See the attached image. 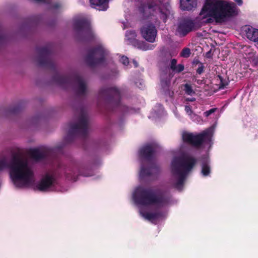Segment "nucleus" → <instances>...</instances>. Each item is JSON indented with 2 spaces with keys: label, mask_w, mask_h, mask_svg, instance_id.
Wrapping results in <instances>:
<instances>
[{
  "label": "nucleus",
  "mask_w": 258,
  "mask_h": 258,
  "mask_svg": "<svg viewBox=\"0 0 258 258\" xmlns=\"http://www.w3.org/2000/svg\"><path fill=\"white\" fill-rule=\"evenodd\" d=\"M36 50L39 54L37 59L38 65L47 68L55 72L52 77L53 82L64 89H67L73 85L74 91L77 96L83 97L86 95L87 83L78 74L62 76L56 72L55 63L51 58L52 51L48 46L38 47H37Z\"/></svg>",
  "instance_id": "f257e3e1"
},
{
  "label": "nucleus",
  "mask_w": 258,
  "mask_h": 258,
  "mask_svg": "<svg viewBox=\"0 0 258 258\" xmlns=\"http://www.w3.org/2000/svg\"><path fill=\"white\" fill-rule=\"evenodd\" d=\"M206 14L213 18L217 23L224 22L228 18L236 15V6L234 3L221 0H207L200 14Z\"/></svg>",
  "instance_id": "f03ea898"
},
{
  "label": "nucleus",
  "mask_w": 258,
  "mask_h": 258,
  "mask_svg": "<svg viewBox=\"0 0 258 258\" xmlns=\"http://www.w3.org/2000/svg\"><path fill=\"white\" fill-rule=\"evenodd\" d=\"M10 174L14 184L18 187L30 184L33 178V172L28 166L27 160L18 154H14L9 165Z\"/></svg>",
  "instance_id": "7ed1b4c3"
},
{
  "label": "nucleus",
  "mask_w": 258,
  "mask_h": 258,
  "mask_svg": "<svg viewBox=\"0 0 258 258\" xmlns=\"http://www.w3.org/2000/svg\"><path fill=\"white\" fill-rule=\"evenodd\" d=\"M133 198L135 203L138 205H156L159 208L169 205L171 201V196L169 194L164 195L161 193L156 195L152 188L141 186L136 188Z\"/></svg>",
  "instance_id": "20e7f679"
},
{
  "label": "nucleus",
  "mask_w": 258,
  "mask_h": 258,
  "mask_svg": "<svg viewBox=\"0 0 258 258\" xmlns=\"http://www.w3.org/2000/svg\"><path fill=\"white\" fill-rule=\"evenodd\" d=\"M197 160L191 156L183 155L173 158L171 163V172L173 175L178 177L174 187L181 189L186 175L194 168Z\"/></svg>",
  "instance_id": "39448f33"
},
{
  "label": "nucleus",
  "mask_w": 258,
  "mask_h": 258,
  "mask_svg": "<svg viewBox=\"0 0 258 258\" xmlns=\"http://www.w3.org/2000/svg\"><path fill=\"white\" fill-rule=\"evenodd\" d=\"M88 115L83 109H81L77 122L70 123L69 124L70 128L64 138L65 142L68 143H71L77 136L84 139L86 138L88 135Z\"/></svg>",
  "instance_id": "423d86ee"
},
{
  "label": "nucleus",
  "mask_w": 258,
  "mask_h": 258,
  "mask_svg": "<svg viewBox=\"0 0 258 258\" xmlns=\"http://www.w3.org/2000/svg\"><path fill=\"white\" fill-rule=\"evenodd\" d=\"M138 11L145 20L157 14H160V17L164 22L165 23L167 19V16L163 12L160 5L154 1H148L147 3L141 2L138 7Z\"/></svg>",
  "instance_id": "0eeeda50"
},
{
  "label": "nucleus",
  "mask_w": 258,
  "mask_h": 258,
  "mask_svg": "<svg viewBox=\"0 0 258 258\" xmlns=\"http://www.w3.org/2000/svg\"><path fill=\"white\" fill-rule=\"evenodd\" d=\"M99 96L103 99L107 106L113 111L114 108L118 107L120 104V93L116 87H103L99 92Z\"/></svg>",
  "instance_id": "6e6552de"
},
{
  "label": "nucleus",
  "mask_w": 258,
  "mask_h": 258,
  "mask_svg": "<svg viewBox=\"0 0 258 258\" xmlns=\"http://www.w3.org/2000/svg\"><path fill=\"white\" fill-rule=\"evenodd\" d=\"M211 137L212 136L209 131H204L197 134L184 132L182 134V139L185 144L198 149L200 148L205 142L210 141Z\"/></svg>",
  "instance_id": "1a4fd4ad"
},
{
  "label": "nucleus",
  "mask_w": 258,
  "mask_h": 258,
  "mask_svg": "<svg viewBox=\"0 0 258 258\" xmlns=\"http://www.w3.org/2000/svg\"><path fill=\"white\" fill-rule=\"evenodd\" d=\"M106 50L101 45H98L88 50L85 56L86 63L91 67L102 63L105 61Z\"/></svg>",
  "instance_id": "9d476101"
},
{
  "label": "nucleus",
  "mask_w": 258,
  "mask_h": 258,
  "mask_svg": "<svg viewBox=\"0 0 258 258\" xmlns=\"http://www.w3.org/2000/svg\"><path fill=\"white\" fill-rule=\"evenodd\" d=\"M75 30L79 33L82 31L85 32V36L83 39L89 41L95 39V35L93 32L90 21L86 18H79L75 20L74 23Z\"/></svg>",
  "instance_id": "9b49d317"
},
{
  "label": "nucleus",
  "mask_w": 258,
  "mask_h": 258,
  "mask_svg": "<svg viewBox=\"0 0 258 258\" xmlns=\"http://www.w3.org/2000/svg\"><path fill=\"white\" fill-rule=\"evenodd\" d=\"M170 79V69L168 67H165L161 73V85L164 95L171 99H173L174 92L169 88L171 84Z\"/></svg>",
  "instance_id": "f8f14e48"
},
{
  "label": "nucleus",
  "mask_w": 258,
  "mask_h": 258,
  "mask_svg": "<svg viewBox=\"0 0 258 258\" xmlns=\"http://www.w3.org/2000/svg\"><path fill=\"white\" fill-rule=\"evenodd\" d=\"M141 33L146 41L153 43L155 41L157 30L154 24L150 23L141 28Z\"/></svg>",
  "instance_id": "ddd939ff"
},
{
  "label": "nucleus",
  "mask_w": 258,
  "mask_h": 258,
  "mask_svg": "<svg viewBox=\"0 0 258 258\" xmlns=\"http://www.w3.org/2000/svg\"><path fill=\"white\" fill-rule=\"evenodd\" d=\"M53 150L51 148H45L41 150L35 148L30 149L29 155L30 157L36 161H40L50 158Z\"/></svg>",
  "instance_id": "4468645a"
},
{
  "label": "nucleus",
  "mask_w": 258,
  "mask_h": 258,
  "mask_svg": "<svg viewBox=\"0 0 258 258\" xmlns=\"http://www.w3.org/2000/svg\"><path fill=\"white\" fill-rule=\"evenodd\" d=\"M157 146L155 144L150 143L142 147L139 151L140 157L149 162L151 161L157 151Z\"/></svg>",
  "instance_id": "2eb2a0df"
},
{
  "label": "nucleus",
  "mask_w": 258,
  "mask_h": 258,
  "mask_svg": "<svg viewBox=\"0 0 258 258\" xmlns=\"http://www.w3.org/2000/svg\"><path fill=\"white\" fill-rule=\"evenodd\" d=\"M195 26L194 22L188 19L180 21L177 26L176 33L180 37H184L192 31Z\"/></svg>",
  "instance_id": "dca6fc26"
},
{
  "label": "nucleus",
  "mask_w": 258,
  "mask_h": 258,
  "mask_svg": "<svg viewBox=\"0 0 258 258\" xmlns=\"http://www.w3.org/2000/svg\"><path fill=\"white\" fill-rule=\"evenodd\" d=\"M55 182V178L54 176L46 174L36 184V187L38 190L45 192L54 185Z\"/></svg>",
  "instance_id": "f3484780"
},
{
  "label": "nucleus",
  "mask_w": 258,
  "mask_h": 258,
  "mask_svg": "<svg viewBox=\"0 0 258 258\" xmlns=\"http://www.w3.org/2000/svg\"><path fill=\"white\" fill-rule=\"evenodd\" d=\"M83 168L84 167L83 165L78 163H75L71 169L67 168L65 170V173L68 178L69 177V175L70 174L71 178L74 180H76V175H82L84 176H89L88 174L85 173L83 171Z\"/></svg>",
  "instance_id": "a211bd4d"
},
{
  "label": "nucleus",
  "mask_w": 258,
  "mask_h": 258,
  "mask_svg": "<svg viewBox=\"0 0 258 258\" xmlns=\"http://www.w3.org/2000/svg\"><path fill=\"white\" fill-rule=\"evenodd\" d=\"M160 169L158 165L153 163L150 168H146L142 166L140 172V176L142 177L150 176L153 174L158 175Z\"/></svg>",
  "instance_id": "6ab92c4d"
},
{
  "label": "nucleus",
  "mask_w": 258,
  "mask_h": 258,
  "mask_svg": "<svg viewBox=\"0 0 258 258\" xmlns=\"http://www.w3.org/2000/svg\"><path fill=\"white\" fill-rule=\"evenodd\" d=\"M110 0H89L92 8L99 11H106L109 8Z\"/></svg>",
  "instance_id": "aec40b11"
},
{
  "label": "nucleus",
  "mask_w": 258,
  "mask_h": 258,
  "mask_svg": "<svg viewBox=\"0 0 258 258\" xmlns=\"http://www.w3.org/2000/svg\"><path fill=\"white\" fill-rule=\"evenodd\" d=\"M201 167V174L202 175L205 177L209 176L211 172V168L210 160L209 158H202Z\"/></svg>",
  "instance_id": "412c9836"
},
{
  "label": "nucleus",
  "mask_w": 258,
  "mask_h": 258,
  "mask_svg": "<svg viewBox=\"0 0 258 258\" xmlns=\"http://www.w3.org/2000/svg\"><path fill=\"white\" fill-rule=\"evenodd\" d=\"M180 8L183 11H190L196 8L197 0H180Z\"/></svg>",
  "instance_id": "4be33fe9"
},
{
  "label": "nucleus",
  "mask_w": 258,
  "mask_h": 258,
  "mask_svg": "<svg viewBox=\"0 0 258 258\" xmlns=\"http://www.w3.org/2000/svg\"><path fill=\"white\" fill-rule=\"evenodd\" d=\"M140 214L146 219L150 221L159 219L163 216V214L160 211H156L153 213L141 212Z\"/></svg>",
  "instance_id": "5701e85b"
},
{
  "label": "nucleus",
  "mask_w": 258,
  "mask_h": 258,
  "mask_svg": "<svg viewBox=\"0 0 258 258\" xmlns=\"http://www.w3.org/2000/svg\"><path fill=\"white\" fill-rule=\"evenodd\" d=\"M246 37L254 42L258 41V29L248 27L245 30Z\"/></svg>",
  "instance_id": "b1692460"
},
{
  "label": "nucleus",
  "mask_w": 258,
  "mask_h": 258,
  "mask_svg": "<svg viewBox=\"0 0 258 258\" xmlns=\"http://www.w3.org/2000/svg\"><path fill=\"white\" fill-rule=\"evenodd\" d=\"M131 44L135 47H137L139 49L144 51L150 49L149 44H147L144 41H140L138 39L134 40L133 43Z\"/></svg>",
  "instance_id": "393cba45"
},
{
  "label": "nucleus",
  "mask_w": 258,
  "mask_h": 258,
  "mask_svg": "<svg viewBox=\"0 0 258 258\" xmlns=\"http://www.w3.org/2000/svg\"><path fill=\"white\" fill-rule=\"evenodd\" d=\"M125 37L128 40L129 43L131 44L133 43L134 40H137V34L135 30L127 31L125 33Z\"/></svg>",
  "instance_id": "a878e982"
},
{
  "label": "nucleus",
  "mask_w": 258,
  "mask_h": 258,
  "mask_svg": "<svg viewBox=\"0 0 258 258\" xmlns=\"http://www.w3.org/2000/svg\"><path fill=\"white\" fill-rule=\"evenodd\" d=\"M22 109V103H20L7 110V112L10 114H16L19 113Z\"/></svg>",
  "instance_id": "bb28decb"
},
{
  "label": "nucleus",
  "mask_w": 258,
  "mask_h": 258,
  "mask_svg": "<svg viewBox=\"0 0 258 258\" xmlns=\"http://www.w3.org/2000/svg\"><path fill=\"white\" fill-rule=\"evenodd\" d=\"M217 80L219 81V89H224L228 85V82L224 79L221 75L217 76Z\"/></svg>",
  "instance_id": "cd10ccee"
},
{
  "label": "nucleus",
  "mask_w": 258,
  "mask_h": 258,
  "mask_svg": "<svg viewBox=\"0 0 258 258\" xmlns=\"http://www.w3.org/2000/svg\"><path fill=\"white\" fill-rule=\"evenodd\" d=\"M191 54L190 49L188 47L184 48L180 53V55L181 57L184 58H188L189 57Z\"/></svg>",
  "instance_id": "c85d7f7f"
},
{
  "label": "nucleus",
  "mask_w": 258,
  "mask_h": 258,
  "mask_svg": "<svg viewBox=\"0 0 258 258\" xmlns=\"http://www.w3.org/2000/svg\"><path fill=\"white\" fill-rule=\"evenodd\" d=\"M184 87L185 93L187 95H192V94L195 93L190 85L186 84L184 85Z\"/></svg>",
  "instance_id": "c756f323"
},
{
  "label": "nucleus",
  "mask_w": 258,
  "mask_h": 258,
  "mask_svg": "<svg viewBox=\"0 0 258 258\" xmlns=\"http://www.w3.org/2000/svg\"><path fill=\"white\" fill-rule=\"evenodd\" d=\"M8 166L6 159L5 158L0 159V171L3 170Z\"/></svg>",
  "instance_id": "7c9ffc66"
},
{
  "label": "nucleus",
  "mask_w": 258,
  "mask_h": 258,
  "mask_svg": "<svg viewBox=\"0 0 258 258\" xmlns=\"http://www.w3.org/2000/svg\"><path fill=\"white\" fill-rule=\"evenodd\" d=\"M185 111L186 113L191 117H192V115L196 116V114L193 113L191 107L190 106L186 105L185 106Z\"/></svg>",
  "instance_id": "2f4dec72"
},
{
  "label": "nucleus",
  "mask_w": 258,
  "mask_h": 258,
  "mask_svg": "<svg viewBox=\"0 0 258 258\" xmlns=\"http://www.w3.org/2000/svg\"><path fill=\"white\" fill-rule=\"evenodd\" d=\"M184 69V66L182 64H178V65H176V67H175V70H173V72H174L175 73H179L181 72H182Z\"/></svg>",
  "instance_id": "473e14b6"
},
{
  "label": "nucleus",
  "mask_w": 258,
  "mask_h": 258,
  "mask_svg": "<svg viewBox=\"0 0 258 258\" xmlns=\"http://www.w3.org/2000/svg\"><path fill=\"white\" fill-rule=\"evenodd\" d=\"M120 61L124 66H127L129 63L128 58L125 56H122Z\"/></svg>",
  "instance_id": "72a5a7b5"
},
{
  "label": "nucleus",
  "mask_w": 258,
  "mask_h": 258,
  "mask_svg": "<svg viewBox=\"0 0 258 258\" xmlns=\"http://www.w3.org/2000/svg\"><path fill=\"white\" fill-rule=\"evenodd\" d=\"M176 64H177V60L175 58H173L171 60L170 69L172 71H173V70H175V67H176Z\"/></svg>",
  "instance_id": "f704fd0d"
},
{
  "label": "nucleus",
  "mask_w": 258,
  "mask_h": 258,
  "mask_svg": "<svg viewBox=\"0 0 258 258\" xmlns=\"http://www.w3.org/2000/svg\"><path fill=\"white\" fill-rule=\"evenodd\" d=\"M216 110V108H211L209 110L205 111L204 113L205 116L208 117L212 113H214Z\"/></svg>",
  "instance_id": "c9c22d12"
},
{
  "label": "nucleus",
  "mask_w": 258,
  "mask_h": 258,
  "mask_svg": "<svg viewBox=\"0 0 258 258\" xmlns=\"http://www.w3.org/2000/svg\"><path fill=\"white\" fill-rule=\"evenodd\" d=\"M204 66L203 65V63H200V66L198 67V69L197 70V73L198 74L201 75L204 72Z\"/></svg>",
  "instance_id": "e433bc0d"
},
{
  "label": "nucleus",
  "mask_w": 258,
  "mask_h": 258,
  "mask_svg": "<svg viewBox=\"0 0 258 258\" xmlns=\"http://www.w3.org/2000/svg\"><path fill=\"white\" fill-rule=\"evenodd\" d=\"M60 7H61V5L58 3H56L53 4L51 6V8L53 9H59V8H60Z\"/></svg>",
  "instance_id": "4c0bfd02"
},
{
  "label": "nucleus",
  "mask_w": 258,
  "mask_h": 258,
  "mask_svg": "<svg viewBox=\"0 0 258 258\" xmlns=\"http://www.w3.org/2000/svg\"><path fill=\"white\" fill-rule=\"evenodd\" d=\"M34 1L37 3L49 4V3H50L51 0H34Z\"/></svg>",
  "instance_id": "58836bf2"
},
{
  "label": "nucleus",
  "mask_w": 258,
  "mask_h": 258,
  "mask_svg": "<svg viewBox=\"0 0 258 258\" xmlns=\"http://www.w3.org/2000/svg\"><path fill=\"white\" fill-rule=\"evenodd\" d=\"M205 57L208 58H211L212 57L211 50L206 52L205 54Z\"/></svg>",
  "instance_id": "ea45409f"
},
{
  "label": "nucleus",
  "mask_w": 258,
  "mask_h": 258,
  "mask_svg": "<svg viewBox=\"0 0 258 258\" xmlns=\"http://www.w3.org/2000/svg\"><path fill=\"white\" fill-rule=\"evenodd\" d=\"M234 1L237 3L238 6L242 5L243 3L242 0H234Z\"/></svg>",
  "instance_id": "a19ab883"
},
{
  "label": "nucleus",
  "mask_w": 258,
  "mask_h": 258,
  "mask_svg": "<svg viewBox=\"0 0 258 258\" xmlns=\"http://www.w3.org/2000/svg\"><path fill=\"white\" fill-rule=\"evenodd\" d=\"M186 100L187 101H190V102H193V101H195L196 100V99L195 98H187L186 99Z\"/></svg>",
  "instance_id": "79ce46f5"
},
{
  "label": "nucleus",
  "mask_w": 258,
  "mask_h": 258,
  "mask_svg": "<svg viewBox=\"0 0 258 258\" xmlns=\"http://www.w3.org/2000/svg\"><path fill=\"white\" fill-rule=\"evenodd\" d=\"M213 21V19L211 18H208L206 20V22L208 23H211Z\"/></svg>",
  "instance_id": "37998d69"
},
{
  "label": "nucleus",
  "mask_w": 258,
  "mask_h": 258,
  "mask_svg": "<svg viewBox=\"0 0 258 258\" xmlns=\"http://www.w3.org/2000/svg\"><path fill=\"white\" fill-rule=\"evenodd\" d=\"M193 63L194 64H199V63L200 64V63H201V62L198 59H196V60H194Z\"/></svg>",
  "instance_id": "c03bdc74"
},
{
  "label": "nucleus",
  "mask_w": 258,
  "mask_h": 258,
  "mask_svg": "<svg viewBox=\"0 0 258 258\" xmlns=\"http://www.w3.org/2000/svg\"><path fill=\"white\" fill-rule=\"evenodd\" d=\"M134 64L135 65V67L137 68L138 66V62L136 60L133 61Z\"/></svg>",
  "instance_id": "a18cd8bd"
}]
</instances>
